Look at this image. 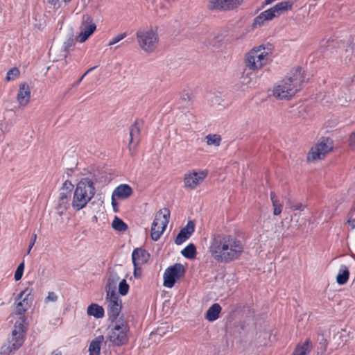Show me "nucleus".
Masks as SVG:
<instances>
[{
    "label": "nucleus",
    "instance_id": "8fccbe9b",
    "mask_svg": "<svg viewBox=\"0 0 355 355\" xmlns=\"http://www.w3.org/2000/svg\"><path fill=\"white\" fill-rule=\"evenodd\" d=\"M274 1V0H265V4L268 5L272 3Z\"/></svg>",
    "mask_w": 355,
    "mask_h": 355
},
{
    "label": "nucleus",
    "instance_id": "a211bd4d",
    "mask_svg": "<svg viewBox=\"0 0 355 355\" xmlns=\"http://www.w3.org/2000/svg\"><path fill=\"white\" fill-rule=\"evenodd\" d=\"M150 254L143 248H136L132 253L133 266L143 265L148 262Z\"/></svg>",
    "mask_w": 355,
    "mask_h": 355
},
{
    "label": "nucleus",
    "instance_id": "c9c22d12",
    "mask_svg": "<svg viewBox=\"0 0 355 355\" xmlns=\"http://www.w3.org/2000/svg\"><path fill=\"white\" fill-rule=\"evenodd\" d=\"M130 286L125 279H122L119 283V293L120 295L124 296L128 294Z\"/></svg>",
    "mask_w": 355,
    "mask_h": 355
},
{
    "label": "nucleus",
    "instance_id": "f257e3e1",
    "mask_svg": "<svg viewBox=\"0 0 355 355\" xmlns=\"http://www.w3.org/2000/svg\"><path fill=\"white\" fill-rule=\"evenodd\" d=\"M244 250L245 245L238 236L218 233L211 237L208 252L217 263H230L239 259Z\"/></svg>",
    "mask_w": 355,
    "mask_h": 355
},
{
    "label": "nucleus",
    "instance_id": "b1692460",
    "mask_svg": "<svg viewBox=\"0 0 355 355\" xmlns=\"http://www.w3.org/2000/svg\"><path fill=\"white\" fill-rule=\"evenodd\" d=\"M221 306L219 304L215 303L212 304L207 311L205 318L208 321L213 322L219 318L221 311Z\"/></svg>",
    "mask_w": 355,
    "mask_h": 355
},
{
    "label": "nucleus",
    "instance_id": "4c0bfd02",
    "mask_svg": "<svg viewBox=\"0 0 355 355\" xmlns=\"http://www.w3.org/2000/svg\"><path fill=\"white\" fill-rule=\"evenodd\" d=\"M126 36H127L126 33H122L118 34L116 36L112 37L110 40V42L108 43V46H112V45L118 43L119 42H120L121 40L124 39Z\"/></svg>",
    "mask_w": 355,
    "mask_h": 355
},
{
    "label": "nucleus",
    "instance_id": "f704fd0d",
    "mask_svg": "<svg viewBox=\"0 0 355 355\" xmlns=\"http://www.w3.org/2000/svg\"><path fill=\"white\" fill-rule=\"evenodd\" d=\"M19 74L20 71L19 69L17 67H13L7 72L6 79L7 81L13 80L17 78Z\"/></svg>",
    "mask_w": 355,
    "mask_h": 355
},
{
    "label": "nucleus",
    "instance_id": "7ed1b4c3",
    "mask_svg": "<svg viewBox=\"0 0 355 355\" xmlns=\"http://www.w3.org/2000/svg\"><path fill=\"white\" fill-rule=\"evenodd\" d=\"M95 194L94 182L89 178L82 179L76 185L71 206L75 211H80L87 206Z\"/></svg>",
    "mask_w": 355,
    "mask_h": 355
},
{
    "label": "nucleus",
    "instance_id": "9b49d317",
    "mask_svg": "<svg viewBox=\"0 0 355 355\" xmlns=\"http://www.w3.org/2000/svg\"><path fill=\"white\" fill-rule=\"evenodd\" d=\"M184 267L181 263H177L167 268L163 275V285L166 288H172L175 282L184 275Z\"/></svg>",
    "mask_w": 355,
    "mask_h": 355
},
{
    "label": "nucleus",
    "instance_id": "a878e982",
    "mask_svg": "<svg viewBox=\"0 0 355 355\" xmlns=\"http://www.w3.org/2000/svg\"><path fill=\"white\" fill-rule=\"evenodd\" d=\"M87 313L88 315L93 316L98 319L104 317L105 311L103 306L96 303H92L88 306Z\"/></svg>",
    "mask_w": 355,
    "mask_h": 355
},
{
    "label": "nucleus",
    "instance_id": "f8f14e48",
    "mask_svg": "<svg viewBox=\"0 0 355 355\" xmlns=\"http://www.w3.org/2000/svg\"><path fill=\"white\" fill-rule=\"evenodd\" d=\"M31 293V291L26 288L19 293L17 300V301H19L17 302L15 314L19 315L18 320H20L21 318H24L25 322H26V318L24 313L31 306V300L29 299Z\"/></svg>",
    "mask_w": 355,
    "mask_h": 355
},
{
    "label": "nucleus",
    "instance_id": "423d86ee",
    "mask_svg": "<svg viewBox=\"0 0 355 355\" xmlns=\"http://www.w3.org/2000/svg\"><path fill=\"white\" fill-rule=\"evenodd\" d=\"M136 37L139 47L146 53H153L159 45V36L153 29L139 30L136 33Z\"/></svg>",
    "mask_w": 355,
    "mask_h": 355
},
{
    "label": "nucleus",
    "instance_id": "f3484780",
    "mask_svg": "<svg viewBox=\"0 0 355 355\" xmlns=\"http://www.w3.org/2000/svg\"><path fill=\"white\" fill-rule=\"evenodd\" d=\"M194 230L195 224L192 220H189L187 225L183 227L177 235L175 239V243L177 245L183 243L192 235V234L194 232Z\"/></svg>",
    "mask_w": 355,
    "mask_h": 355
},
{
    "label": "nucleus",
    "instance_id": "58836bf2",
    "mask_svg": "<svg viewBox=\"0 0 355 355\" xmlns=\"http://www.w3.org/2000/svg\"><path fill=\"white\" fill-rule=\"evenodd\" d=\"M348 145L352 150L355 151V129L349 135Z\"/></svg>",
    "mask_w": 355,
    "mask_h": 355
},
{
    "label": "nucleus",
    "instance_id": "393cba45",
    "mask_svg": "<svg viewBox=\"0 0 355 355\" xmlns=\"http://www.w3.org/2000/svg\"><path fill=\"white\" fill-rule=\"evenodd\" d=\"M103 336H99L92 340L89 345V355H100Z\"/></svg>",
    "mask_w": 355,
    "mask_h": 355
},
{
    "label": "nucleus",
    "instance_id": "cd10ccee",
    "mask_svg": "<svg viewBox=\"0 0 355 355\" xmlns=\"http://www.w3.org/2000/svg\"><path fill=\"white\" fill-rule=\"evenodd\" d=\"M120 277L116 272H112L109 275L107 282L105 286L106 294L107 291H115L116 284L119 283Z\"/></svg>",
    "mask_w": 355,
    "mask_h": 355
},
{
    "label": "nucleus",
    "instance_id": "7c9ffc66",
    "mask_svg": "<svg viewBox=\"0 0 355 355\" xmlns=\"http://www.w3.org/2000/svg\"><path fill=\"white\" fill-rule=\"evenodd\" d=\"M68 186L69 187H71L73 185L71 184V183L70 182L65 181L63 183L62 188L61 189V191L59 193L58 199H60V200H70V198H71V190L69 189V191H67V189H65V188L68 189Z\"/></svg>",
    "mask_w": 355,
    "mask_h": 355
},
{
    "label": "nucleus",
    "instance_id": "09e8293b",
    "mask_svg": "<svg viewBox=\"0 0 355 355\" xmlns=\"http://www.w3.org/2000/svg\"><path fill=\"white\" fill-rule=\"evenodd\" d=\"M65 44H66V47L71 46L73 44V40H68L67 42L65 43Z\"/></svg>",
    "mask_w": 355,
    "mask_h": 355
},
{
    "label": "nucleus",
    "instance_id": "1a4fd4ad",
    "mask_svg": "<svg viewBox=\"0 0 355 355\" xmlns=\"http://www.w3.org/2000/svg\"><path fill=\"white\" fill-rule=\"evenodd\" d=\"M130 327L126 322L118 321L110 331V340L117 346L125 345L128 342Z\"/></svg>",
    "mask_w": 355,
    "mask_h": 355
},
{
    "label": "nucleus",
    "instance_id": "ddd939ff",
    "mask_svg": "<svg viewBox=\"0 0 355 355\" xmlns=\"http://www.w3.org/2000/svg\"><path fill=\"white\" fill-rule=\"evenodd\" d=\"M106 300L108 303V314L110 318L116 320L121 309V302L116 291L109 292L106 294Z\"/></svg>",
    "mask_w": 355,
    "mask_h": 355
},
{
    "label": "nucleus",
    "instance_id": "2eb2a0df",
    "mask_svg": "<svg viewBox=\"0 0 355 355\" xmlns=\"http://www.w3.org/2000/svg\"><path fill=\"white\" fill-rule=\"evenodd\" d=\"M242 3L243 0H209L208 7L211 10L227 11L236 8Z\"/></svg>",
    "mask_w": 355,
    "mask_h": 355
},
{
    "label": "nucleus",
    "instance_id": "473e14b6",
    "mask_svg": "<svg viewBox=\"0 0 355 355\" xmlns=\"http://www.w3.org/2000/svg\"><path fill=\"white\" fill-rule=\"evenodd\" d=\"M69 207V200H58V204L56 206V211L58 214L60 216H62Z\"/></svg>",
    "mask_w": 355,
    "mask_h": 355
},
{
    "label": "nucleus",
    "instance_id": "ea45409f",
    "mask_svg": "<svg viewBox=\"0 0 355 355\" xmlns=\"http://www.w3.org/2000/svg\"><path fill=\"white\" fill-rule=\"evenodd\" d=\"M58 295L54 292H49L48 295L44 299V303L55 302L58 300Z\"/></svg>",
    "mask_w": 355,
    "mask_h": 355
},
{
    "label": "nucleus",
    "instance_id": "72a5a7b5",
    "mask_svg": "<svg viewBox=\"0 0 355 355\" xmlns=\"http://www.w3.org/2000/svg\"><path fill=\"white\" fill-rule=\"evenodd\" d=\"M207 144L209 146L214 145L215 146H218L221 142V137L219 135L216 134H209L206 136Z\"/></svg>",
    "mask_w": 355,
    "mask_h": 355
},
{
    "label": "nucleus",
    "instance_id": "9d476101",
    "mask_svg": "<svg viewBox=\"0 0 355 355\" xmlns=\"http://www.w3.org/2000/svg\"><path fill=\"white\" fill-rule=\"evenodd\" d=\"M207 175V170H190L184 175V187L187 189L195 190L203 182Z\"/></svg>",
    "mask_w": 355,
    "mask_h": 355
},
{
    "label": "nucleus",
    "instance_id": "603ef678",
    "mask_svg": "<svg viewBox=\"0 0 355 355\" xmlns=\"http://www.w3.org/2000/svg\"><path fill=\"white\" fill-rule=\"evenodd\" d=\"M55 355H61V354H60V353H58V354H55Z\"/></svg>",
    "mask_w": 355,
    "mask_h": 355
},
{
    "label": "nucleus",
    "instance_id": "49530a36",
    "mask_svg": "<svg viewBox=\"0 0 355 355\" xmlns=\"http://www.w3.org/2000/svg\"><path fill=\"white\" fill-rule=\"evenodd\" d=\"M47 1L48 3L51 4V5H53V6H55L59 0H46Z\"/></svg>",
    "mask_w": 355,
    "mask_h": 355
},
{
    "label": "nucleus",
    "instance_id": "bb28decb",
    "mask_svg": "<svg viewBox=\"0 0 355 355\" xmlns=\"http://www.w3.org/2000/svg\"><path fill=\"white\" fill-rule=\"evenodd\" d=\"M349 278V271L345 265H341L336 276V282L339 285H343L347 282Z\"/></svg>",
    "mask_w": 355,
    "mask_h": 355
},
{
    "label": "nucleus",
    "instance_id": "20e7f679",
    "mask_svg": "<svg viewBox=\"0 0 355 355\" xmlns=\"http://www.w3.org/2000/svg\"><path fill=\"white\" fill-rule=\"evenodd\" d=\"M272 52L270 44L254 47L245 55L246 67L252 71L261 69L270 62Z\"/></svg>",
    "mask_w": 355,
    "mask_h": 355
},
{
    "label": "nucleus",
    "instance_id": "f03ea898",
    "mask_svg": "<svg viewBox=\"0 0 355 355\" xmlns=\"http://www.w3.org/2000/svg\"><path fill=\"white\" fill-rule=\"evenodd\" d=\"M305 76L300 67L292 69L291 72L273 87L272 95L279 100H289L300 89Z\"/></svg>",
    "mask_w": 355,
    "mask_h": 355
},
{
    "label": "nucleus",
    "instance_id": "c85d7f7f",
    "mask_svg": "<svg viewBox=\"0 0 355 355\" xmlns=\"http://www.w3.org/2000/svg\"><path fill=\"white\" fill-rule=\"evenodd\" d=\"M270 197L273 206V214L275 216L280 215L282 211L283 205L279 202L278 197L274 191L270 192Z\"/></svg>",
    "mask_w": 355,
    "mask_h": 355
},
{
    "label": "nucleus",
    "instance_id": "aec40b11",
    "mask_svg": "<svg viewBox=\"0 0 355 355\" xmlns=\"http://www.w3.org/2000/svg\"><path fill=\"white\" fill-rule=\"evenodd\" d=\"M140 127L139 125L138 121H135V123L131 125L130 128V141L129 148L131 146L136 147L140 142Z\"/></svg>",
    "mask_w": 355,
    "mask_h": 355
},
{
    "label": "nucleus",
    "instance_id": "e433bc0d",
    "mask_svg": "<svg viewBox=\"0 0 355 355\" xmlns=\"http://www.w3.org/2000/svg\"><path fill=\"white\" fill-rule=\"evenodd\" d=\"M24 262L22 261L17 267L15 272V279L19 281L21 279L24 270Z\"/></svg>",
    "mask_w": 355,
    "mask_h": 355
},
{
    "label": "nucleus",
    "instance_id": "6e6552de",
    "mask_svg": "<svg viewBox=\"0 0 355 355\" xmlns=\"http://www.w3.org/2000/svg\"><path fill=\"white\" fill-rule=\"evenodd\" d=\"M333 149V141L328 137H322L309 150L306 159L308 162H314L323 159L327 153Z\"/></svg>",
    "mask_w": 355,
    "mask_h": 355
},
{
    "label": "nucleus",
    "instance_id": "37998d69",
    "mask_svg": "<svg viewBox=\"0 0 355 355\" xmlns=\"http://www.w3.org/2000/svg\"><path fill=\"white\" fill-rule=\"evenodd\" d=\"M347 223L351 226L352 229L355 228V218H353L352 216L349 217Z\"/></svg>",
    "mask_w": 355,
    "mask_h": 355
},
{
    "label": "nucleus",
    "instance_id": "5701e85b",
    "mask_svg": "<svg viewBox=\"0 0 355 355\" xmlns=\"http://www.w3.org/2000/svg\"><path fill=\"white\" fill-rule=\"evenodd\" d=\"M272 15L270 13L268 9L263 12H261L258 16H257L254 19L252 24V28L254 29L265 25L266 22L273 19Z\"/></svg>",
    "mask_w": 355,
    "mask_h": 355
},
{
    "label": "nucleus",
    "instance_id": "6ab92c4d",
    "mask_svg": "<svg viewBox=\"0 0 355 355\" xmlns=\"http://www.w3.org/2000/svg\"><path fill=\"white\" fill-rule=\"evenodd\" d=\"M293 8V3L291 1H282L276 5H275L273 7L268 9L270 13H271L272 15V18L277 17L280 16L284 12L291 10Z\"/></svg>",
    "mask_w": 355,
    "mask_h": 355
},
{
    "label": "nucleus",
    "instance_id": "2f4dec72",
    "mask_svg": "<svg viewBox=\"0 0 355 355\" xmlns=\"http://www.w3.org/2000/svg\"><path fill=\"white\" fill-rule=\"evenodd\" d=\"M112 227L116 231L119 232H125L128 230V225L126 223L123 222V220L115 216L114 219L112 221Z\"/></svg>",
    "mask_w": 355,
    "mask_h": 355
},
{
    "label": "nucleus",
    "instance_id": "0eeeda50",
    "mask_svg": "<svg viewBox=\"0 0 355 355\" xmlns=\"http://www.w3.org/2000/svg\"><path fill=\"white\" fill-rule=\"evenodd\" d=\"M170 219V211L167 208L159 209L155 214L151 225L150 236L152 240L158 241L165 231Z\"/></svg>",
    "mask_w": 355,
    "mask_h": 355
},
{
    "label": "nucleus",
    "instance_id": "a18cd8bd",
    "mask_svg": "<svg viewBox=\"0 0 355 355\" xmlns=\"http://www.w3.org/2000/svg\"><path fill=\"white\" fill-rule=\"evenodd\" d=\"M304 208V206L302 205V204L300 203V204H297L295 205H294L293 207V209L294 210H299V209H302Z\"/></svg>",
    "mask_w": 355,
    "mask_h": 355
},
{
    "label": "nucleus",
    "instance_id": "412c9836",
    "mask_svg": "<svg viewBox=\"0 0 355 355\" xmlns=\"http://www.w3.org/2000/svg\"><path fill=\"white\" fill-rule=\"evenodd\" d=\"M133 193L132 187L127 184H121L116 187L113 191V197L124 200L130 197Z\"/></svg>",
    "mask_w": 355,
    "mask_h": 355
},
{
    "label": "nucleus",
    "instance_id": "c756f323",
    "mask_svg": "<svg viewBox=\"0 0 355 355\" xmlns=\"http://www.w3.org/2000/svg\"><path fill=\"white\" fill-rule=\"evenodd\" d=\"M196 253V248L193 243L189 244L181 252L182 256L187 259L195 258Z\"/></svg>",
    "mask_w": 355,
    "mask_h": 355
},
{
    "label": "nucleus",
    "instance_id": "de8ad7c7",
    "mask_svg": "<svg viewBox=\"0 0 355 355\" xmlns=\"http://www.w3.org/2000/svg\"><path fill=\"white\" fill-rule=\"evenodd\" d=\"M112 205L113 206L114 210L116 211V207L117 206V203L115 202L114 197L112 196Z\"/></svg>",
    "mask_w": 355,
    "mask_h": 355
},
{
    "label": "nucleus",
    "instance_id": "79ce46f5",
    "mask_svg": "<svg viewBox=\"0 0 355 355\" xmlns=\"http://www.w3.org/2000/svg\"><path fill=\"white\" fill-rule=\"evenodd\" d=\"M36 239H37V234H34L33 236H32V238H31V243L29 244V247H28V252L27 253L29 254L32 248L33 247V245H35V243L36 241Z\"/></svg>",
    "mask_w": 355,
    "mask_h": 355
},
{
    "label": "nucleus",
    "instance_id": "dca6fc26",
    "mask_svg": "<svg viewBox=\"0 0 355 355\" xmlns=\"http://www.w3.org/2000/svg\"><path fill=\"white\" fill-rule=\"evenodd\" d=\"M31 96V89L28 83H24L19 85L17 95V100L21 106H26L30 101Z\"/></svg>",
    "mask_w": 355,
    "mask_h": 355
},
{
    "label": "nucleus",
    "instance_id": "39448f33",
    "mask_svg": "<svg viewBox=\"0 0 355 355\" xmlns=\"http://www.w3.org/2000/svg\"><path fill=\"white\" fill-rule=\"evenodd\" d=\"M27 330V323L24 318L15 321L14 329L12 331V336L8 340L7 345L1 347V354L12 355L18 350L23 345Z\"/></svg>",
    "mask_w": 355,
    "mask_h": 355
},
{
    "label": "nucleus",
    "instance_id": "c03bdc74",
    "mask_svg": "<svg viewBox=\"0 0 355 355\" xmlns=\"http://www.w3.org/2000/svg\"><path fill=\"white\" fill-rule=\"evenodd\" d=\"M96 67H92L90 69H89L82 76L81 78L77 81V83H76V85H79L80 83L82 81V80L83 79V78L88 73H89L90 71H92L94 69H95Z\"/></svg>",
    "mask_w": 355,
    "mask_h": 355
},
{
    "label": "nucleus",
    "instance_id": "3c124183",
    "mask_svg": "<svg viewBox=\"0 0 355 355\" xmlns=\"http://www.w3.org/2000/svg\"><path fill=\"white\" fill-rule=\"evenodd\" d=\"M63 1L67 3V2L71 1V0H63Z\"/></svg>",
    "mask_w": 355,
    "mask_h": 355
},
{
    "label": "nucleus",
    "instance_id": "a19ab883",
    "mask_svg": "<svg viewBox=\"0 0 355 355\" xmlns=\"http://www.w3.org/2000/svg\"><path fill=\"white\" fill-rule=\"evenodd\" d=\"M141 265L134 266V276L136 278H139L141 276Z\"/></svg>",
    "mask_w": 355,
    "mask_h": 355
},
{
    "label": "nucleus",
    "instance_id": "4be33fe9",
    "mask_svg": "<svg viewBox=\"0 0 355 355\" xmlns=\"http://www.w3.org/2000/svg\"><path fill=\"white\" fill-rule=\"evenodd\" d=\"M312 347L311 339L306 338L304 343L296 345L291 355H309Z\"/></svg>",
    "mask_w": 355,
    "mask_h": 355
},
{
    "label": "nucleus",
    "instance_id": "4468645a",
    "mask_svg": "<svg viewBox=\"0 0 355 355\" xmlns=\"http://www.w3.org/2000/svg\"><path fill=\"white\" fill-rule=\"evenodd\" d=\"M80 32L78 35L80 42H85L96 29V24L93 22L92 17L88 14L83 15L80 27Z\"/></svg>",
    "mask_w": 355,
    "mask_h": 355
}]
</instances>
